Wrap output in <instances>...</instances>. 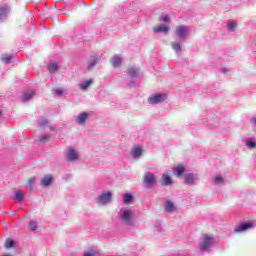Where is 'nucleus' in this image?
Here are the masks:
<instances>
[{"mask_svg":"<svg viewBox=\"0 0 256 256\" xmlns=\"http://www.w3.org/2000/svg\"><path fill=\"white\" fill-rule=\"evenodd\" d=\"M156 181L157 177L155 176V174L147 173L144 175L143 182L147 187H153Z\"/></svg>","mask_w":256,"mask_h":256,"instance_id":"1","label":"nucleus"},{"mask_svg":"<svg viewBox=\"0 0 256 256\" xmlns=\"http://www.w3.org/2000/svg\"><path fill=\"white\" fill-rule=\"evenodd\" d=\"M165 99H167V95H165V94H156L152 97H149L148 101H149L150 105H155L157 103H161V102L165 101Z\"/></svg>","mask_w":256,"mask_h":256,"instance_id":"2","label":"nucleus"},{"mask_svg":"<svg viewBox=\"0 0 256 256\" xmlns=\"http://www.w3.org/2000/svg\"><path fill=\"white\" fill-rule=\"evenodd\" d=\"M211 243H213V237L206 235L204 237L203 242L200 244L201 251H209V248L211 247Z\"/></svg>","mask_w":256,"mask_h":256,"instance_id":"3","label":"nucleus"},{"mask_svg":"<svg viewBox=\"0 0 256 256\" xmlns=\"http://www.w3.org/2000/svg\"><path fill=\"white\" fill-rule=\"evenodd\" d=\"M253 227V223L251 221L244 222L235 228V233H243L244 231H249Z\"/></svg>","mask_w":256,"mask_h":256,"instance_id":"4","label":"nucleus"},{"mask_svg":"<svg viewBox=\"0 0 256 256\" xmlns=\"http://www.w3.org/2000/svg\"><path fill=\"white\" fill-rule=\"evenodd\" d=\"M11 13V5L9 4H2L0 6V21L2 19H7V15Z\"/></svg>","mask_w":256,"mask_h":256,"instance_id":"5","label":"nucleus"},{"mask_svg":"<svg viewBox=\"0 0 256 256\" xmlns=\"http://www.w3.org/2000/svg\"><path fill=\"white\" fill-rule=\"evenodd\" d=\"M176 35L179 39H185L187 37V26H178L176 27Z\"/></svg>","mask_w":256,"mask_h":256,"instance_id":"6","label":"nucleus"},{"mask_svg":"<svg viewBox=\"0 0 256 256\" xmlns=\"http://www.w3.org/2000/svg\"><path fill=\"white\" fill-rule=\"evenodd\" d=\"M160 183L163 186L173 185V179H171V176H169V174H163Z\"/></svg>","mask_w":256,"mask_h":256,"instance_id":"7","label":"nucleus"},{"mask_svg":"<svg viewBox=\"0 0 256 256\" xmlns=\"http://www.w3.org/2000/svg\"><path fill=\"white\" fill-rule=\"evenodd\" d=\"M89 119V114L87 112H82L79 114L76 123H79V125H85V121Z\"/></svg>","mask_w":256,"mask_h":256,"instance_id":"8","label":"nucleus"},{"mask_svg":"<svg viewBox=\"0 0 256 256\" xmlns=\"http://www.w3.org/2000/svg\"><path fill=\"white\" fill-rule=\"evenodd\" d=\"M99 201H100V203H102V205H107V203H109L111 201V192L102 194L99 197Z\"/></svg>","mask_w":256,"mask_h":256,"instance_id":"9","label":"nucleus"},{"mask_svg":"<svg viewBox=\"0 0 256 256\" xmlns=\"http://www.w3.org/2000/svg\"><path fill=\"white\" fill-rule=\"evenodd\" d=\"M111 64L114 67V69H119V67H121V65L123 64V58H119L117 56H114L111 59Z\"/></svg>","mask_w":256,"mask_h":256,"instance_id":"10","label":"nucleus"},{"mask_svg":"<svg viewBox=\"0 0 256 256\" xmlns=\"http://www.w3.org/2000/svg\"><path fill=\"white\" fill-rule=\"evenodd\" d=\"M52 181H53V176H51V175H45V176L43 177V179L41 180V185H42L43 187H49V185H51Z\"/></svg>","mask_w":256,"mask_h":256,"instance_id":"11","label":"nucleus"},{"mask_svg":"<svg viewBox=\"0 0 256 256\" xmlns=\"http://www.w3.org/2000/svg\"><path fill=\"white\" fill-rule=\"evenodd\" d=\"M67 159H69V161H77L79 159V156L74 149H69L67 153Z\"/></svg>","mask_w":256,"mask_h":256,"instance_id":"12","label":"nucleus"},{"mask_svg":"<svg viewBox=\"0 0 256 256\" xmlns=\"http://www.w3.org/2000/svg\"><path fill=\"white\" fill-rule=\"evenodd\" d=\"M153 30H154V33H167L169 31V27H167L163 24H160V25L154 27Z\"/></svg>","mask_w":256,"mask_h":256,"instance_id":"13","label":"nucleus"},{"mask_svg":"<svg viewBox=\"0 0 256 256\" xmlns=\"http://www.w3.org/2000/svg\"><path fill=\"white\" fill-rule=\"evenodd\" d=\"M195 179H197V175L194 174H186L185 175V181L186 185H193L195 183Z\"/></svg>","mask_w":256,"mask_h":256,"instance_id":"14","label":"nucleus"},{"mask_svg":"<svg viewBox=\"0 0 256 256\" xmlns=\"http://www.w3.org/2000/svg\"><path fill=\"white\" fill-rule=\"evenodd\" d=\"M174 173H176V177H181L185 173V167L183 165L176 166Z\"/></svg>","mask_w":256,"mask_h":256,"instance_id":"15","label":"nucleus"},{"mask_svg":"<svg viewBox=\"0 0 256 256\" xmlns=\"http://www.w3.org/2000/svg\"><path fill=\"white\" fill-rule=\"evenodd\" d=\"M34 95H35L34 90L26 91V92H24V96L22 98V101H29V99H32Z\"/></svg>","mask_w":256,"mask_h":256,"instance_id":"16","label":"nucleus"},{"mask_svg":"<svg viewBox=\"0 0 256 256\" xmlns=\"http://www.w3.org/2000/svg\"><path fill=\"white\" fill-rule=\"evenodd\" d=\"M132 215L133 214L130 211H125L122 215V220L125 223H130Z\"/></svg>","mask_w":256,"mask_h":256,"instance_id":"17","label":"nucleus"},{"mask_svg":"<svg viewBox=\"0 0 256 256\" xmlns=\"http://www.w3.org/2000/svg\"><path fill=\"white\" fill-rule=\"evenodd\" d=\"M2 63H11L13 61V55L12 54H4L1 57Z\"/></svg>","mask_w":256,"mask_h":256,"instance_id":"18","label":"nucleus"},{"mask_svg":"<svg viewBox=\"0 0 256 256\" xmlns=\"http://www.w3.org/2000/svg\"><path fill=\"white\" fill-rule=\"evenodd\" d=\"M141 155H143V150H141V147L137 146L132 150V157H141Z\"/></svg>","mask_w":256,"mask_h":256,"instance_id":"19","label":"nucleus"},{"mask_svg":"<svg viewBox=\"0 0 256 256\" xmlns=\"http://www.w3.org/2000/svg\"><path fill=\"white\" fill-rule=\"evenodd\" d=\"M166 211L168 212V213H171V212H173V211H175V204H173V202H171V201H168V202H166Z\"/></svg>","mask_w":256,"mask_h":256,"instance_id":"20","label":"nucleus"},{"mask_svg":"<svg viewBox=\"0 0 256 256\" xmlns=\"http://www.w3.org/2000/svg\"><path fill=\"white\" fill-rule=\"evenodd\" d=\"M15 245H17V244H16L15 241H13L12 239H7V240L5 241V243H4V247H5L6 249L13 248V247H15Z\"/></svg>","mask_w":256,"mask_h":256,"instance_id":"21","label":"nucleus"},{"mask_svg":"<svg viewBox=\"0 0 256 256\" xmlns=\"http://www.w3.org/2000/svg\"><path fill=\"white\" fill-rule=\"evenodd\" d=\"M90 85H93V80H86L80 85V88L82 89V91H87V87H90Z\"/></svg>","mask_w":256,"mask_h":256,"instance_id":"22","label":"nucleus"},{"mask_svg":"<svg viewBox=\"0 0 256 256\" xmlns=\"http://www.w3.org/2000/svg\"><path fill=\"white\" fill-rule=\"evenodd\" d=\"M15 199L18 201H23V199H25V195L23 194V191L17 190L15 192Z\"/></svg>","mask_w":256,"mask_h":256,"instance_id":"23","label":"nucleus"},{"mask_svg":"<svg viewBox=\"0 0 256 256\" xmlns=\"http://www.w3.org/2000/svg\"><path fill=\"white\" fill-rule=\"evenodd\" d=\"M35 181H37V178H35V176L28 178L27 184H26L27 187H29L30 189H33V184L35 183Z\"/></svg>","mask_w":256,"mask_h":256,"instance_id":"24","label":"nucleus"},{"mask_svg":"<svg viewBox=\"0 0 256 256\" xmlns=\"http://www.w3.org/2000/svg\"><path fill=\"white\" fill-rule=\"evenodd\" d=\"M237 29V22L231 20L228 25V31H235Z\"/></svg>","mask_w":256,"mask_h":256,"instance_id":"25","label":"nucleus"},{"mask_svg":"<svg viewBox=\"0 0 256 256\" xmlns=\"http://www.w3.org/2000/svg\"><path fill=\"white\" fill-rule=\"evenodd\" d=\"M48 141H51V136L42 135L39 138L40 143H48Z\"/></svg>","mask_w":256,"mask_h":256,"instance_id":"26","label":"nucleus"},{"mask_svg":"<svg viewBox=\"0 0 256 256\" xmlns=\"http://www.w3.org/2000/svg\"><path fill=\"white\" fill-rule=\"evenodd\" d=\"M97 65V57H93L88 63V69H93Z\"/></svg>","mask_w":256,"mask_h":256,"instance_id":"27","label":"nucleus"},{"mask_svg":"<svg viewBox=\"0 0 256 256\" xmlns=\"http://www.w3.org/2000/svg\"><path fill=\"white\" fill-rule=\"evenodd\" d=\"M59 69V65L57 63H52L49 67L48 70L50 73H53Z\"/></svg>","mask_w":256,"mask_h":256,"instance_id":"28","label":"nucleus"},{"mask_svg":"<svg viewBox=\"0 0 256 256\" xmlns=\"http://www.w3.org/2000/svg\"><path fill=\"white\" fill-rule=\"evenodd\" d=\"M133 201V196L131 194H125L124 195V203L129 204Z\"/></svg>","mask_w":256,"mask_h":256,"instance_id":"29","label":"nucleus"},{"mask_svg":"<svg viewBox=\"0 0 256 256\" xmlns=\"http://www.w3.org/2000/svg\"><path fill=\"white\" fill-rule=\"evenodd\" d=\"M128 75H130V77H137V69L129 68L128 69Z\"/></svg>","mask_w":256,"mask_h":256,"instance_id":"30","label":"nucleus"},{"mask_svg":"<svg viewBox=\"0 0 256 256\" xmlns=\"http://www.w3.org/2000/svg\"><path fill=\"white\" fill-rule=\"evenodd\" d=\"M97 253L95 252V250L93 248H90L88 251H86L84 253V256H96Z\"/></svg>","mask_w":256,"mask_h":256,"instance_id":"31","label":"nucleus"},{"mask_svg":"<svg viewBox=\"0 0 256 256\" xmlns=\"http://www.w3.org/2000/svg\"><path fill=\"white\" fill-rule=\"evenodd\" d=\"M172 48L174 51H181V45L177 42L172 43Z\"/></svg>","mask_w":256,"mask_h":256,"instance_id":"32","label":"nucleus"},{"mask_svg":"<svg viewBox=\"0 0 256 256\" xmlns=\"http://www.w3.org/2000/svg\"><path fill=\"white\" fill-rule=\"evenodd\" d=\"M246 145H247V147H249V149H255V147H256V143L253 141H247Z\"/></svg>","mask_w":256,"mask_h":256,"instance_id":"33","label":"nucleus"},{"mask_svg":"<svg viewBox=\"0 0 256 256\" xmlns=\"http://www.w3.org/2000/svg\"><path fill=\"white\" fill-rule=\"evenodd\" d=\"M30 229H31V231H37V222L31 221L30 222Z\"/></svg>","mask_w":256,"mask_h":256,"instance_id":"34","label":"nucleus"},{"mask_svg":"<svg viewBox=\"0 0 256 256\" xmlns=\"http://www.w3.org/2000/svg\"><path fill=\"white\" fill-rule=\"evenodd\" d=\"M215 182H216L217 184L223 183V177H221V176H216V177H215Z\"/></svg>","mask_w":256,"mask_h":256,"instance_id":"35","label":"nucleus"},{"mask_svg":"<svg viewBox=\"0 0 256 256\" xmlns=\"http://www.w3.org/2000/svg\"><path fill=\"white\" fill-rule=\"evenodd\" d=\"M48 123H49V121H47V120H42V121L40 122V125H41V127H45V125H48Z\"/></svg>","mask_w":256,"mask_h":256,"instance_id":"36","label":"nucleus"},{"mask_svg":"<svg viewBox=\"0 0 256 256\" xmlns=\"http://www.w3.org/2000/svg\"><path fill=\"white\" fill-rule=\"evenodd\" d=\"M162 21H164V23L169 22V16H163Z\"/></svg>","mask_w":256,"mask_h":256,"instance_id":"37","label":"nucleus"},{"mask_svg":"<svg viewBox=\"0 0 256 256\" xmlns=\"http://www.w3.org/2000/svg\"><path fill=\"white\" fill-rule=\"evenodd\" d=\"M56 93H57L58 95H62V94H63V91H61V90H56Z\"/></svg>","mask_w":256,"mask_h":256,"instance_id":"38","label":"nucleus"},{"mask_svg":"<svg viewBox=\"0 0 256 256\" xmlns=\"http://www.w3.org/2000/svg\"><path fill=\"white\" fill-rule=\"evenodd\" d=\"M253 122H254V123H255V125H256V119H254V120H253Z\"/></svg>","mask_w":256,"mask_h":256,"instance_id":"39","label":"nucleus"},{"mask_svg":"<svg viewBox=\"0 0 256 256\" xmlns=\"http://www.w3.org/2000/svg\"><path fill=\"white\" fill-rule=\"evenodd\" d=\"M0 117H1V113H0Z\"/></svg>","mask_w":256,"mask_h":256,"instance_id":"40","label":"nucleus"}]
</instances>
